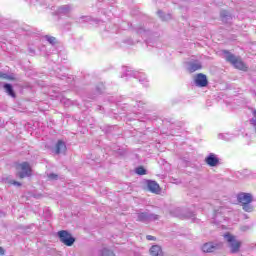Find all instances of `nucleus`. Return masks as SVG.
Listing matches in <instances>:
<instances>
[{
	"instance_id": "1",
	"label": "nucleus",
	"mask_w": 256,
	"mask_h": 256,
	"mask_svg": "<svg viewBox=\"0 0 256 256\" xmlns=\"http://www.w3.org/2000/svg\"><path fill=\"white\" fill-rule=\"evenodd\" d=\"M131 77L138 79L139 83H141V85L144 87H149V80L147 79V75L145 73L135 71L131 67H123L121 78L131 79Z\"/></svg>"
},
{
	"instance_id": "2",
	"label": "nucleus",
	"mask_w": 256,
	"mask_h": 256,
	"mask_svg": "<svg viewBox=\"0 0 256 256\" xmlns=\"http://www.w3.org/2000/svg\"><path fill=\"white\" fill-rule=\"evenodd\" d=\"M136 33L142 37L148 47H155V45H157L159 33L147 30L144 27H138Z\"/></svg>"
},
{
	"instance_id": "3",
	"label": "nucleus",
	"mask_w": 256,
	"mask_h": 256,
	"mask_svg": "<svg viewBox=\"0 0 256 256\" xmlns=\"http://www.w3.org/2000/svg\"><path fill=\"white\" fill-rule=\"evenodd\" d=\"M237 201L242 205V209L246 213H251L253 211V195L251 193L240 192L237 194Z\"/></svg>"
},
{
	"instance_id": "4",
	"label": "nucleus",
	"mask_w": 256,
	"mask_h": 256,
	"mask_svg": "<svg viewBox=\"0 0 256 256\" xmlns=\"http://www.w3.org/2000/svg\"><path fill=\"white\" fill-rule=\"evenodd\" d=\"M225 59L228 61V63H231L235 69H239L240 71H247V66L243 61H241V58L235 56L234 54H231L229 51H224Z\"/></svg>"
},
{
	"instance_id": "5",
	"label": "nucleus",
	"mask_w": 256,
	"mask_h": 256,
	"mask_svg": "<svg viewBox=\"0 0 256 256\" xmlns=\"http://www.w3.org/2000/svg\"><path fill=\"white\" fill-rule=\"evenodd\" d=\"M224 239H225V241H227L230 252L233 255L239 253V251L241 249V241L235 239V236H233L229 233L224 234Z\"/></svg>"
},
{
	"instance_id": "6",
	"label": "nucleus",
	"mask_w": 256,
	"mask_h": 256,
	"mask_svg": "<svg viewBox=\"0 0 256 256\" xmlns=\"http://www.w3.org/2000/svg\"><path fill=\"white\" fill-rule=\"evenodd\" d=\"M16 169L21 172L17 173V177H19V179H25V177H31V165L28 164V162H22L20 164L17 165Z\"/></svg>"
},
{
	"instance_id": "7",
	"label": "nucleus",
	"mask_w": 256,
	"mask_h": 256,
	"mask_svg": "<svg viewBox=\"0 0 256 256\" xmlns=\"http://www.w3.org/2000/svg\"><path fill=\"white\" fill-rule=\"evenodd\" d=\"M58 237H59L61 243H63L67 247H71L73 245V243H75V239L73 238L71 233H69L66 230L59 231Z\"/></svg>"
},
{
	"instance_id": "8",
	"label": "nucleus",
	"mask_w": 256,
	"mask_h": 256,
	"mask_svg": "<svg viewBox=\"0 0 256 256\" xmlns=\"http://www.w3.org/2000/svg\"><path fill=\"white\" fill-rule=\"evenodd\" d=\"M159 215L149 213V212H140L137 214V221L141 223H149V221H158Z\"/></svg>"
},
{
	"instance_id": "9",
	"label": "nucleus",
	"mask_w": 256,
	"mask_h": 256,
	"mask_svg": "<svg viewBox=\"0 0 256 256\" xmlns=\"http://www.w3.org/2000/svg\"><path fill=\"white\" fill-rule=\"evenodd\" d=\"M196 87H207L209 85V80H207V75L199 73L196 75L195 79Z\"/></svg>"
},
{
	"instance_id": "10",
	"label": "nucleus",
	"mask_w": 256,
	"mask_h": 256,
	"mask_svg": "<svg viewBox=\"0 0 256 256\" xmlns=\"http://www.w3.org/2000/svg\"><path fill=\"white\" fill-rule=\"evenodd\" d=\"M221 247H222L221 244L208 242L202 246V251L204 253H213V252L217 251V249H221Z\"/></svg>"
},
{
	"instance_id": "11",
	"label": "nucleus",
	"mask_w": 256,
	"mask_h": 256,
	"mask_svg": "<svg viewBox=\"0 0 256 256\" xmlns=\"http://www.w3.org/2000/svg\"><path fill=\"white\" fill-rule=\"evenodd\" d=\"M202 67L203 66L201 65V62H199V60L187 62V70L189 71V73H195V71H199V69H202Z\"/></svg>"
},
{
	"instance_id": "12",
	"label": "nucleus",
	"mask_w": 256,
	"mask_h": 256,
	"mask_svg": "<svg viewBox=\"0 0 256 256\" xmlns=\"http://www.w3.org/2000/svg\"><path fill=\"white\" fill-rule=\"evenodd\" d=\"M205 161L209 167H217L219 165V158H217V155L210 153L206 158Z\"/></svg>"
},
{
	"instance_id": "13",
	"label": "nucleus",
	"mask_w": 256,
	"mask_h": 256,
	"mask_svg": "<svg viewBox=\"0 0 256 256\" xmlns=\"http://www.w3.org/2000/svg\"><path fill=\"white\" fill-rule=\"evenodd\" d=\"M73 11L71 5H62L56 10V15H69Z\"/></svg>"
},
{
	"instance_id": "14",
	"label": "nucleus",
	"mask_w": 256,
	"mask_h": 256,
	"mask_svg": "<svg viewBox=\"0 0 256 256\" xmlns=\"http://www.w3.org/2000/svg\"><path fill=\"white\" fill-rule=\"evenodd\" d=\"M65 151H67V145H65V142H63L62 140H59L56 143L54 152L56 155H60V153H65Z\"/></svg>"
},
{
	"instance_id": "15",
	"label": "nucleus",
	"mask_w": 256,
	"mask_h": 256,
	"mask_svg": "<svg viewBox=\"0 0 256 256\" xmlns=\"http://www.w3.org/2000/svg\"><path fill=\"white\" fill-rule=\"evenodd\" d=\"M147 187L151 193H159L160 191L159 184L153 180H148Z\"/></svg>"
},
{
	"instance_id": "16",
	"label": "nucleus",
	"mask_w": 256,
	"mask_h": 256,
	"mask_svg": "<svg viewBox=\"0 0 256 256\" xmlns=\"http://www.w3.org/2000/svg\"><path fill=\"white\" fill-rule=\"evenodd\" d=\"M150 255L151 256H163V249L159 245H153L150 248Z\"/></svg>"
},
{
	"instance_id": "17",
	"label": "nucleus",
	"mask_w": 256,
	"mask_h": 256,
	"mask_svg": "<svg viewBox=\"0 0 256 256\" xmlns=\"http://www.w3.org/2000/svg\"><path fill=\"white\" fill-rule=\"evenodd\" d=\"M4 89L6 91V93L10 96V97H13L15 98L16 95H15V90H13V85L9 84V83H6L4 84Z\"/></svg>"
},
{
	"instance_id": "18",
	"label": "nucleus",
	"mask_w": 256,
	"mask_h": 256,
	"mask_svg": "<svg viewBox=\"0 0 256 256\" xmlns=\"http://www.w3.org/2000/svg\"><path fill=\"white\" fill-rule=\"evenodd\" d=\"M220 16L224 23H229V20L231 19V14L227 10H222L220 12Z\"/></svg>"
},
{
	"instance_id": "19",
	"label": "nucleus",
	"mask_w": 256,
	"mask_h": 256,
	"mask_svg": "<svg viewBox=\"0 0 256 256\" xmlns=\"http://www.w3.org/2000/svg\"><path fill=\"white\" fill-rule=\"evenodd\" d=\"M90 21H93L91 16H81L75 19L76 23H90Z\"/></svg>"
},
{
	"instance_id": "20",
	"label": "nucleus",
	"mask_w": 256,
	"mask_h": 256,
	"mask_svg": "<svg viewBox=\"0 0 256 256\" xmlns=\"http://www.w3.org/2000/svg\"><path fill=\"white\" fill-rule=\"evenodd\" d=\"M157 13H158V16L160 17V19H161L162 21H171V19H172V16H171L170 13L165 14V13H163V11H161V10H159Z\"/></svg>"
},
{
	"instance_id": "21",
	"label": "nucleus",
	"mask_w": 256,
	"mask_h": 256,
	"mask_svg": "<svg viewBox=\"0 0 256 256\" xmlns=\"http://www.w3.org/2000/svg\"><path fill=\"white\" fill-rule=\"evenodd\" d=\"M100 256H115V253L107 248L100 251Z\"/></svg>"
},
{
	"instance_id": "22",
	"label": "nucleus",
	"mask_w": 256,
	"mask_h": 256,
	"mask_svg": "<svg viewBox=\"0 0 256 256\" xmlns=\"http://www.w3.org/2000/svg\"><path fill=\"white\" fill-rule=\"evenodd\" d=\"M219 139H223L224 141H231L233 139V136L229 133L219 134Z\"/></svg>"
},
{
	"instance_id": "23",
	"label": "nucleus",
	"mask_w": 256,
	"mask_h": 256,
	"mask_svg": "<svg viewBox=\"0 0 256 256\" xmlns=\"http://www.w3.org/2000/svg\"><path fill=\"white\" fill-rule=\"evenodd\" d=\"M46 41H48V43H50V45H55V43H57V38L50 36V35H46L45 36Z\"/></svg>"
},
{
	"instance_id": "24",
	"label": "nucleus",
	"mask_w": 256,
	"mask_h": 256,
	"mask_svg": "<svg viewBox=\"0 0 256 256\" xmlns=\"http://www.w3.org/2000/svg\"><path fill=\"white\" fill-rule=\"evenodd\" d=\"M252 113H253V115H254V118H252V119L250 120V123H251V125L253 126V129H254V131H255V133H256V110H255V109H252Z\"/></svg>"
},
{
	"instance_id": "25",
	"label": "nucleus",
	"mask_w": 256,
	"mask_h": 256,
	"mask_svg": "<svg viewBox=\"0 0 256 256\" xmlns=\"http://www.w3.org/2000/svg\"><path fill=\"white\" fill-rule=\"evenodd\" d=\"M136 173H137V175H146L147 170H145V168H143V166H139L136 168Z\"/></svg>"
},
{
	"instance_id": "26",
	"label": "nucleus",
	"mask_w": 256,
	"mask_h": 256,
	"mask_svg": "<svg viewBox=\"0 0 256 256\" xmlns=\"http://www.w3.org/2000/svg\"><path fill=\"white\" fill-rule=\"evenodd\" d=\"M0 79H8V80H13V77L7 73H3L0 71Z\"/></svg>"
},
{
	"instance_id": "27",
	"label": "nucleus",
	"mask_w": 256,
	"mask_h": 256,
	"mask_svg": "<svg viewBox=\"0 0 256 256\" xmlns=\"http://www.w3.org/2000/svg\"><path fill=\"white\" fill-rule=\"evenodd\" d=\"M143 105H145V102L136 101V105H133V107H135L136 109H141V107H143Z\"/></svg>"
},
{
	"instance_id": "28",
	"label": "nucleus",
	"mask_w": 256,
	"mask_h": 256,
	"mask_svg": "<svg viewBox=\"0 0 256 256\" xmlns=\"http://www.w3.org/2000/svg\"><path fill=\"white\" fill-rule=\"evenodd\" d=\"M146 239H147L148 241H157V238H156L155 236H152V235H147V236H146Z\"/></svg>"
},
{
	"instance_id": "29",
	"label": "nucleus",
	"mask_w": 256,
	"mask_h": 256,
	"mask_svg": "<svg viewBox=\"0 0 256 256\" xmlns=\"http://www.w3.org/2000/svg\"><path fill=\"white\" fill-rule=\"evenodd\" d=\"M71 25H72V24H64V25H63V29H64L65 31H71Z\"/></svg>"
},
{
	"instance_id": "30",
	"label": "nucleus",
	"mask_w": 256,
	"mask_h": 256,
	"mask_svg": "<svg viewBox=\"0 0 256 256\" xmlns=\"http://www.w3.org/2000/svg\"><path fill=\"white\" fill-rule=\"evenodd\" d=\"M57 177H58L57 174H53V173L48 175V178L51 180H55V179H57Z\"/></svg>"
},
{
	"instance_id": "31",
	"label": "nucleus",
	"mask_w": 256,
	"mask_h": 256,
	"mask_svg": "<svg viewBox=\"0 0 256 256\" xmlns=\"http://www.w3.org/2000/svg\"><path fill=\"white\" fill-rule=\"evenodd\" d=\"M56 77H58V79H65L67 77V75L57 73Z\"/></svg>"
},
{
	"instance_id": "32",
	"label": "nucleus",
	"mask_w": 256,
	"mask_h": 256,
	"mask_svg": "<svg viewBox=\"0 0 256 256\" xmlns=\"http://www.w3.org/2000/svg\"><path fill=\"white\" fill-rule=\"evenodd\" d=\"M104 86L103 84L100 85V87H97V93H103Z\"/></svg>"
},
{
	"instance_id": "33",
	"label": "nucleus",
	"mask_w": 256,
	"mask_h": 256,
	"mask_svg": "<svg viewBox=\"0 0 256 256\" xmlns=\"http://www.w3.org/2000/svg\"><path fill=\"white\" fill-rule=\"evenodd\" d=\"M11 184L16 185L17 187H21V183L15 180L11 181Z\"/></svg>"
},
{
	"instance_id": "34",
	"label": "nucleus",
	"mask_w": 256,
	"mask_h": 256,
	"mask_svg": "<svg viewBox=\"0 0 256 256\" xmlns=\"http://www.w3.org/2000/svg\"><path fill=\"white\" fill-rule=\"evenodd\" d=\"M222 211H223V207H221L220 210H215L214 213L217 216L219 215V213H222Z\"/></svg>"
},
{
	"instance_id": "35",
	"label": "nucleus",
	"mask_w": 256,
	"mask_h": 256,
	"mask_svg": "<svg viewBox=\"0 0 256 256\" xmlns=\"http://www.w3.org/2000/svg\"><path fill=\"white\" fill-rule=\"evenodd\" d=\"M126 43H127L128 45H134V44H135V42H133V40H131V39H130V40H127Z\"/></svg>"
},
{
	"instance_id": "36",
	"label": "nucleus",
	"mask_w": 256,
	"mask_h": 256,
	"mask_svg": "<svg viewBox=\"0 0 256 256\" xmlns=\"http://www.w3.org/2000/svg\"><path fill=\"white\" fill-rule=\"evenodd\" d=\"M0 255H5V250L3 249V247H0Z\"/></svg>"
},
{
	"instance_id": "37",
	"label": "nucleus",
	"mask_w": 256,
	"mask_h": 256,
	"mask_svg": "<svg viewBox=\"0 0 256 256\" xmlns=\"http://www.w3.org/2000/svg\"><path fill=\"white\" fill-rule=\"evenodd\" d=\"M29 51H30V53L33 55V54H35V50H33V49H29Z\"/></svg>"
},
{
	"instance_id": "38",
	"label": "nucleus",
	"mask_w": 256,
	"mask_h": 256,
	"mask_svg": "<svg viewBox=\"0 0 256 256\" xmlns=\"http://www.w3.org/2000/svg\"><path fill=\"white\" fill-rule=\"evenodd\" d=\"M175 217H179V214H176Z\"/></svg>"
},
{
	"instance_id": "39",
	"label": "nucleus",
	"mask_w": 256,
	"mask_h": 256,
	"mask_svg": "<svg viewBox=\"0 0 256 256\" xmlns=\"http://www.w3.org/2000/svg\"><path fill=\"white\" fill-rule=\"evenodd\" d=\"M99 109L101 110V106H99Z\"/></svg>"
}]
</instances>
